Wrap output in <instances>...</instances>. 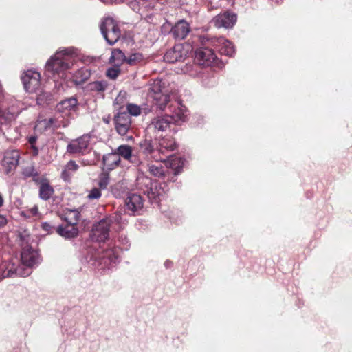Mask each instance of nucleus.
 I'll return each mask as SVG.
<instances>
[{"instance_id": "nucleus-11", "label": "nucleus", "mask_w": 352, "mask_h": 352, "mask_svg": "<svg viewBox=\"0 0 352 352\" xmlns=\"http://www.w3.org/2000/svg\"><path fill=\"white\" fill-rule=\"evenodd\" d=\"M113 121L117 132L122 136L126 135L131 128V118L126 111H118Z\"/></svg>"}, {"instance_id": "nucleus-43", "label": "nucleus", "mask_w": 352, "mask_h": 352, "mask_svg": "<svg viewBox=\"0 0 352 352\" xmlns=\"http://www.w3.org/2000/svg\"><path fill=\"white\" fill-rule=\"evenodd\" d=\"M90 89L94 91H101L104 89V86L101 82H94L90 84Z\"/></svg>"}, {"instance_id": "nucleus-32", "label": "nucleus", "mask_w": 352, "mask_h": 352, "mask_svg": "<svg viewBox=\"0 0 352 352\" xmlns=\"http://www.w3.org/2000/svg\"><path fill=\"white\" fill-rule=\"evenodd\" d=\"M184 72L188 74L191 76H197L200 73V67L197 65H187L184 69Z\"/></svg>"}, {"instance_id": "nucleus-37", "label": "nucleus", "mask_w": 352, "mask_h": 352, "mask_svg": "<svg viewBox=\"0 0 352 352\" xmlns=\"http://www.w3.org/2000/svg\"><path fill=\"white\" fill-rule=\"evenodd\" d=\"M171 166L175 169V174H179L184 166V161L181 158L175 157L171 160Z\"/></svg>"}, {"instance_id": "nucleus-48", "label": "nucleus", "mask_w": 352, "mask_h": 352, "mask_svg": "<svg viewBox=\"0 0 352 352\" xmlns=\"http://www.w3.org/2000/svg\"><path fill=\"white\" fill-rule=\"evenodd\" d=\"M3 199L1 197V195H0V207L3 205Z\"/></svg>"}, {"instance_id": "nucleus-36", "label": "nucleus", "mask_w": 352, "mask_h": 352, "mask_svg": "<svg viewBox=\"0 0 352 352\" xmlns=\"http://www.w3.org/2000/svg\"><path fill=\"white\" fill-rule=\"evenodd\" d=\"M127 113L131 116H138L141 113V108L135 104H128L126 107Z\"/></svg>"}, {"instance_id": "nucleus-18", "label": "nucleus", "mask_w": 352, "mask_h": 352, "mask_svg": "<svg viewBox=\"0 0 352 352\" xmlns=\"http://www.w3.org/2000/svg\"><path fill=\"white\" fill-rule=\"evenodd\" d=\"M190 25L185 20L179 21L170 30V33L177 39H184L190 32Z\"/></svg>"}, {"instance_id": "nucleus-38", "label": "nucleus", "mask_w": 352, "mask_h": 352, "mask_svg": "<svg viewBox=\"0 0 352 352\" xmlns=\"http://www.w3.org/2000/svg\"><path fill=\"white\" fill-rule=\"evenodd\" d=\"M143 60V56L140 53H134L132 54L126 58V62L130 65H135L138 63L141 62Z\"/></svg>"}, {"instance_id": "nucleus-34", "label": "nucleus", "mask_w": 352, "mask_h": 352, "mask_svg": "<svg viewBox=\"0 0 352 352\" xmlns=\"http://www.w3.org/2000/svg\"><path fill=\"white\" fill-rule=\"evenodd\" d=\"M38 214V207L36 206H33L31 208L25 209L21 212V215L23 216L26 219H31L36 217Z\"/></svg>"}, {"instance_id": "nucleus-12", "label": "nucleus", "mask_w": 352, "mask_h": 352, "mask_svg": "<svg viewBox=\"0 0 352 352\" xmlns=\"http://www.w3.org/2000/svg\"><path fill=\"white\" fill-rule=\"evenodd\" d=\"M140 151L144 158L147 160H154L156 162L164 161L162 156H159L157 148H155L151 140L145 139L140 143Z\"/></svg>"}, {"instance_id": "nucleus-29", "label": "nucleus", "mask_w": 352, "mask_h": 352, "mask_svg": "<svg viewBox=\"0 0 352 352\" xmlns=\"http://www.w3.org/2000/svg\"><path fill=\"white\" fill-rule=\"evenodd\" d=\"M109 60L116 65H120L124 61L126 60V58L122 50L119 49H114L112 50Z\"/></svg>"}, {"instance_id": "nucleus-3", "label": "nucleus", "mask_w": 352, "mask_h": 352, "mask_svg": "<svg viewBox=\"0 0 352 352\" xmlns=\"http://www.w3.org/2000/svg\"><path fill=\"white\" fill-rule=\"evenodd\" d=\"M118 243V248H111L105 250H89L85 256V261L89 265L98 269L109 268L119 262V249L127 250L130 247V241L126 235L121 234L119 236Z\"/></svg>"}, {"instance_id": "nucleus-13", "label": "nucleus", "mask_w": 352, "mask_h": 352, "mask_svg": "<svg viewBox=\"0 0 352 352\" xmlns=\"http://www.w3.org/2000/svg\"><path fill=\"white\" fill-rule=\"evenodd\" d=\"M237 16L232 12H225L217 15L213 18L212 22L218 28H232L236 23Z\"/></svg>"}, {"instance_id": "nucleus-39", "label": "nucleus", "mask_w": 352, "mask_h": 352, "mask_svg": "<svg viewBox=\"0 0 352 352\" xmlns=\"http://www.w3.org/2000/svg\"><path fill=\"white\" fill-rule=\"evenodd\" d=\"M36 140H37L36 136H30L28 139V142L31 144L32 153L34 155H38L39 151H40L39 148L35 146Z\"/></svg>"}, {"instance_id": "nucleus-19", "label": "nucleus", "mask_w": 352, "mask_h": 352, "mask_svg": "<svg viewBox=\"0 0 352 352\" xmlns=\"http://www.w3.org/2000/svg\"><path fill=\"white\" fill-rule=\"evenodd\" d=\"M59 126L60 124L54 118L40 119L36 124L35 130L40 133H43L47 131H53Z\"/></svg>"}, {"instance_id": "nucleus-15", "label": "nucleus", "mask_w": 352, "mask_h": 352, "mask_svg": "<svg viewBox=\"0 0 352 352\" xmlns=\"http://www.w3.org/2000/svg\"><path fill=\"white\" fill-rule=\"evenodd\" d=\"M187 56V51L182 45H176L168 50L164 56V60L170 63L184 60Z\"/></svg>"}, {"instance_id": "nucleus-44", "label": "nucleus", "mask_w": 352, "mask_h": 352, "mask_svg": "<svg viewBox=\"0 0 352 352\" xmlns=\"http://www.w3.org/2000/svg\"><path fill=\"white\" fill-rule=\"evenodd\" d=\"M42 228L47 232H50L52 229V226L47 222H44L42 223Z\"/></svg>"}, {"instance_id": "nucleus-26", "label": "nucleus", "mask_w": 352, "mask_h": 352, "mask_svg": "<svg viewBox=\"0 0 352 352\" xmlns=\"http://www.w3.org/2000/svg\"><path fill=\"white\" fill-rule=\"evenodd\" d=\"M79 168V166L74 160H70L65 166L62 173L61 177L64 181H69L72 175L76 173Z\"/></svg>"}, {"instance_id": "nucleus-25", "label": "nucleus", "mask_w": 352, "mask_h": 352, "mask_svg": "<svg viewBox=\"0 0 352 352\" xmlns=\"http://www.w3.org/2000/svg\"><path fill=\"white\" fill-rule=\"evenodd\" d=\"M219 44V51L221 54L232 56L235 52L234 47L232 43L225 38H219L217 41Z\"/></svg>"}, {"instance_id": "nucleus-22", "label": "nucleus", "mask_w": 352, "mask_h": 352, "mask_svg": "<svg viewBox=\"0 0 352 352\" xmlns=\"http://www.w3.org/2000/svg\"><path fill=\"white\" fill-rule=\"evenodd\" d=\"M22 109L15 108L14 106L9 107L6 111H1L0 124H6L14 120L21 111Z\"/></svg>"}, {"instance_id": "nucleus-8", "label": "nucleus", "mask_w": 352, "mask_h": 352, "mask_svg": "<svg viewBox=\"0 0 352 352\" xmlns=\"http://www.w3.org/2000/svg\"><path fill=\"white\" fill-rule=\"evenodd\" d=\"M100 29L103 37L111 45L115 44L121 36L118 25L111 17L104 18L101 21Z\"/></svg>"}, {"instance_id": "nucleus-4", "label": "nucleus", "mask_w": 352, "mask_h": 352, "mask_svg": "<svg viewBox=\"0 0 352 352\" xmlns=\"http://www.w3.org/2000/svg\"><path fill=\"white\" fill-rule=\"evenodd\" d=\"M170 114L156 116L152 119L148 125L146 131L148 133H153L156 137L162 136V133L166 131L171 124H179L186 119V109L179 102L171 104L169 107Z\"/></svg>"}, {"instance_id": "nucleus-7", "label": "nucleus", "mask_w": 352, "mask_h": 352, "mask_svg": "<svg viewBox=\"0 0 352 352\" xmlns=\"http://www.w3.org/2000/svg\"><path fill=\"white\" fill-rule=\"evenodd\" d=\"M149 94L153 98L154 104L162 111L171 102L173 98L172 89L166 86L165 82L161 80H155L150 85Z\"/></svg>"}, {"instance_id": "nucleus-41", "label": "nucleus", "mask_w": 352, "mask_h": 352, "mask_svg": "<svg viewBox=\"0 0 352 352\" xmlns=\"http://www.w3.org/2000/svg\"><path fill=\"white\" fill-rule=\"evenodd\" d=\"M101 197V192L98 188H94L90 190L87 195L89 199H98Z\"/></svg>"}, {"instance_id": "nucleus-14", "label": "nucleus", "mask_w": 352, "mask_h": 352, "mask_svg": "<svg viewBox=\"0 0 352 352\" xmlns=\"http://www.w3.org/2000/svg\"><path fill=\"white\" fill-rule=\"evenodd\" d=\"M217 56L212 49L203 47L195 52V60L199 65L210 66L216 59Z\"/></svg>"}, {"instance_id": "nucleus-27", "label": "nucleus", "mask_w": 352, "mask_h": 352, "mask_svg": "<svg viewBox=\"0 0 352 352\" xmlns=\"http://www.w3.org/2000/svg\"><path fill=\"white\" fill-rule=\"evenodd\" d=\"M80 212L78 210H67L62 216V219L68 224L77 225L80 220Z\"/></svg>"}, {"instance_id": "nucleus-42", "label": "nucleus", "mask_w": 352, "mask_h": 352, "mask_svg": "<svg viewBox=\"0 0 352 352\" xmlns=\"http://www.w3.org/2000/svg\"><path fill=\"white\" fill-rule=\"evenodd\" d=\"M109 177L107 175H102L100 177L98 185L101 189H105L109 184Z\"/></svg>"}, {"instance_id": "nucleus-21", "label": "nucleus", "mask_w": 352, "mask_h": 352, "mask_svg": "<svg viewBox=\"0 0 352 352\" xmlns=\"http://www.w3.org/2000/svg\"><path fill=\"white\" fill-rule=\"evenodd\" d=\"M56 230L60 236L67 239L75 238L78 234L77 227L68 223L65 226H58Z\"/></svg>"}, {"instance_id": "nucleus-2", "label": "nucleus", "mask_w": 352, "mask_h": 352, "mask_svg": "<svg viewBox=\"0 0 352 352\" xmlns=\"http://www.w3.org/2000/svg\"><path fill=\"white\" fill-rule=\"evenodd\" d=\"M78 55L77 49L73 47L60 49L45 63V74L54 80L65 78L76 62Z\"/></svg>"}, {"instance_id": "nucleus-17", "label": "nucleus", "mask_w": 352, "mask_h": 352, "mask_svg": "<svg viewBox=\"0 0 352 352\" xmlns=\"http://www.w3.org/2000/svg\"><path fill=\"white\" fill-rule=\"evenodd\" d=\"M157 148L159 156H162L165 160L170 157L168 153L175 149L176 143L172 138H162L159 141Z\"/></svg>"}, {"instance_id": "nucleus-45", "label": "nucleus", "mask_w": 352, "mask_h": 352, "mask_svg": "<svg viewBox=\"0 0 352 352\" xmlns=\"http://www.w3.org/2000/svg\"><path fill=\"white\" fill-rule=\"evenodd\" d=\"M164 267L166 268H170L172 267V266L173 265V263L170 261V260H166L165 262H164Z\"/></svg>"}, {"instance_id": "nucleus-16", "label": "nucleus", "mask_w": 352, "mask_h": 352, "mask_svg": "<svg viewBox=\"0 0 352 352\" xmlns=\"http://www.w3.org/2000/svg\"><path fill=\"white\" fill-rule=\"evenodd\" d=\"M126 206L128 210L135 214L142 210L144 200L142 197L136 193H129L125 200Z\"/></svg>"}, {"instance_id": "nucleus-40", "label": "nucleus", "mask_w": 352, "mask_h": 352, "mask_svg": "<svg viewBox=\"0 0 352 352\" xmlns=\"http://www.w3.org/2000/svg\"><path fill=\"white\" fill-rule=\"evenodd\" d=\"M120 74V69L117 67H111L107 71V76L111 79H116Z\"/></svg>"}, {"instance_id": "nucleus-20", "label": "nucleus", "mask_w": 352, "mask_h": 352, "mask_svg": "<svg viewBox=\"0 0 352 352\" xmlns=\"http://www.w3.org/2000/svg\"><path fill=\"white\" fill-rule=\"evenodd\" d=\"M19 160V153L16 151H9L6 152L3 160V166L7 168L9 172L12 168L16 167Z\"/></svg>"}, {"instance_id": "nucleus-28", "label": "nucleus", "mask_w": 352, "mask_h": 352, "mask_svg": "<svg viewBox=\"0 0 352 352\" xmlns=\"http://www.w3.org/2000/svg\"><path fill=\"white\" fill-rule=\"evenodd\" d=\"M54 188L50 184L43 181L41 182L39 187V197L43 200H48L54 194Z\"/></svg>"}, {"instance_id": "nucleus-30", "label": "nucleus", "mask_w": 352, "mask_h": 352, "mask_svg": "<svg viewBox=\"0 0 352 352\" xmlns=\"http://www.w3.org/2000/svg\"><path fill=\"white\" fill-rule=\"evenodd\" d=\"M116 153L118 156L122 157L124 160L131 162L132 148L129 145H120L116 149Z\"/></svg>"}, {"instance_id": "nucleus-31", "label": "nucleus", "mask_w": 352, "mask_h": 352, "mask_svg": "<svg viewBox=\"0 0 352 352\" xmlns=\"http://www.w3.org/2000/svg\"><path fill=\"white\" fill-rule=\"evenodd\" d=\"M148 170L152 175L157 177H161L164 176L165 173V168L160 164H158L157 165H149Z\"/></svg>"}, {"instance_id": "nucleus-24", "label": "nucleus", "mask_w": 352, "mask_h": 352, "mask_svg": "<svg viewBox=\"0 0 352 352\" xmlns=\"http://www.w3.org/2000/svg\"><path fill=\"white\" fill-rule=\"evenodd\" d=\"M78 109V100L75 97H71L62 100L57 105V109L59 111H76Z\"/></svg>"}, {"instance_id": "nucleus-9", "label": "nucleus", "mask_w": 352, "mask_h": 352, "mask_svg": "<svg viewBox=\"0 0 352 352\" xmlns=\"http://www.w3.org/2000/svg\"><path fill=\"white\" fill-rule=\"evenodd\" d=\"M21 80L26 91H37L41 85L40 73L34 70H28L21 76Z\"/></svg>"}, {"instance_id": "nucleus-10", "label": "nucleus", "mask_w": 352, "mask_h": 352, "mask_svg": "<svg viewBox=\"0 0 352 352\" xmlns=\"http://www.w3.org/2000/svg\"><path fill=\"white\" fill-rule=\"evenodd\" d=\"M90 135H84L73 140L67 146V151L71 154L84 155L89 151Z\"/></svg>"}, {"instance_id": "nucleus-6", "label": "nucleus", "mask_w": 352, "mask_h": 352, "mask_svg": "<svg viewBox=\"0 0 352 352\" xmlns=\"http://www.w3.org/2000/svg\"><path fill=\"white\" fill-rule=\"evenodd\" d=\"M121 214H115L100 220L93 226L90 238L96 242H104L109 239L110 229L114 224L124 223Z\"/></svg>"}, {"instance_id": "nucleus-33", "label": "nucleus", "mask_w": 352, "mask_h": 352, "mask_svg": "<svg viewBox=\"0 0 352 352\" xmlns=\"http://www.w3.org/2000/svg\"><path fill=\"white\" fill-rule=\"evenodd\" d=\"M184 72L188 74L191 76H197L200 73V67L197 65H187L184 69Z\"/></svg>"}, {"instance_id": "nucleus-1", "label": "nucleus", "mask_w": 352, "mask_h": 352, "mask_svg": "<svg viewBox=\"0 0 352 352\" xmlns=\"http://www.w3.org/2000/svg\"><path fill=\"white\" fill-rule=\"evenodd\" d=\"M41 262L38 252L29 245L23 247L21 253V261L13 257L3 261L0 265V280L8 277L27 276L32 272V267Z\"/></svg>"}, {"instance_id": "nucleus-46", "label": "nucleus", "mask_w": 352, "mask_h": 352, "mask_svg": "<svg viewBox=\"0 0 352 352\" xmlns=\"http://www.w3.org/2000/svg\"><path fill=\"white\" fill-rule=\"evenodd\" d=\"M7 220L3 215H0V226H3L6 223Z\"/></svg>"}, {"instance_id": "nucleus-5", "label": "nucleus", "mask_w": 352, "mask_h": 352, "mask_svg": "<svg viewBox=\"0 0 352 352\" xmlns=\"http://www.w3.org/2000/svg\"><path fill=\"white\" fill-rule=\"evenodd\" d=\"M137 186L146 195L151 204H158L161 197L166 192V184L153 181L144 175L137 179Z\"/></svg>"}, {"instance_id": "nucleus-47", "label": "nucleus", "mask_w": 352, "mask_h": 352, "mask_svg": "<svg viewBox=\"0 0 352 352\" xmlns=\"http://www.w3.org/2000/svg\"><path fill=\"white\" fill-rule=\"evenodd\" d=\"M40 150L41 153H47L49 151V148H45V146H43Z\"/></svg>"}, {"instance_id": "nucleus-35", "label": "nucleus", "mask_w": 352, "mask_h": 352, "mask_svg": "<svg viewBox=\"0 0 352 352\" xmlns=\"http://www.w3.org/2000/svg\"><path fill=\"white\" fill-rule=\"evenodd\" d=\"M6 135L11 140H16L21 136V133L17 127H10L7 129Z\"/></svg>"}, {"instance_id": "nucleus-23", "label": "nucleus", "mask_w": 352, "mask_h": 352, "mask_svg": "<svg viewBox=\"0 0 352 352\" xmlns=\"http://www.w3.org/2000/svg\"><path fill=\"white\" fill-rule=\"evenodd\" d=\"M120 162V158L116 151L103 156V165L105 168L111 170L117 167Z\"/></svg>"}]
</instances>
